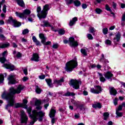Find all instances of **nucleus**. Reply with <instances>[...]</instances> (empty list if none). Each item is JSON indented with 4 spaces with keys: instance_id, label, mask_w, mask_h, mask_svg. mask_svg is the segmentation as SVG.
Instances as JSON below:
<instances>
[{
    "instance_id": "f257e3e1",
    "label": "nucleus",
    "mask_w": 125,
    "mask_h": 125,
    "mask_svg": "<svg viewBox=\"0 0 125 125\" xmlns=\"http://www.w3.org/2000/svg\"><path fill=\"white\" fill-rule=\"evenodd\" d=\"M42 102L41 101L37 100L35 102V106H36L37 110H34L32 111V114H31L32 111V107H29L27 108V113H28L30 118L32 121L30 122V125H34L36 122L39 120V122L42 121V118L44 117L45 113L42 111H40L39 110H42V107L41 106Z\"/></svg>"
},
{
    "instance_id": "f03ea898",
    "label": "nucleus",
    "mask_w": 125,
    "mask_h": 125,
    "mask_svg": "<svg viewBox=\"0 0 125 125\" xmlns=\"http://www.w3.org/2000/svg\"><path fill=\"white\" fill-rule=\"evenodd\" d=\"M24 86L22 85H19L17 89L14 87H11L9 89V93L4 91L1 95V97L3 99H5L8 101V104L6 106V109L8 110V108L14 105V94H19L21 93V90H23Z\"/></svg>"
},
{
    "instance_id": "7ed1b4c3",
    "label": "nucleus",
    "mask_w": 125,
    "mask_h": 125,
    "mask_svg": "<svg viewBox=\"0 0 125 125\" xmlns=\"http://www.w3.org/2000/svg\"><path fill=\"white\" fill-rule=\"evenodd\" d=\"M48 10H49V5L48 4H45L43 6V10L42 11L41 6L37 7V16L39 18L40 20H41L42 18L44 19V18H46V15H47V12Z\"/></svg>"
},
{
    "instance_id": "20e7f679",
    "label": "nucleus",
    "mask_w": 125,
    "mask_h": 125,
    "mask_svg": "<svg viewBox=\"0 0 125 125\" xmlns=\"http://www.w3.org/2000/svg\"><path fill=\"white\" fill-rule=\"evenodd\" d=\"M78 66V62L76 60H71L66 62L65 69L66 72H72Z\"/></svg>"
},
{
    "instance_id": "39448f33",
    "label": "nucleus",
    "mask_w": 125,
    "mask_h": 125,
    "mask_svg": "<svg viewBox=\"0 0 125 125\" xmlns=\"http://www.w3.org/2000/svg\"><path fill=\"white\" fill-rule=\"evenodd\" d=\"M15 14L17 17H19L21 19H26V18L31 14V10L29 9H25L23 11V13L16 12Z\"/></svg>"
},
{
    "instance_id": "423d86ee",
    "label": "nucleus",
    "mask_w": 125,
    "mask_h": 125,
    "mask_svg": "<svg viewBox=\"0 0 125 125\" xmlns=\"http://www.w3.org/2000/svg\"><path fill=\"white\" fill-rule=\"evenodd\" d=\"M8 23H9V24H11V25H12L15 28L20 27L21 25V22L18 21L16 20H14L11 17L9 18V19L8 20Z\"/></svg>"
},
{
    "instance_id": "0eeeda50",
    "label": "nucleus",
    "mask_w": 125,
    "mask_h": 125,
    "mask_svg": "<svg viewBox=\"0 0 125 125\" xmlns=\"http://www.w3.org/2000/svg\"><path fill=\"white\" fill-rule=\"evenodd\" d=\"M8 23H9V24H11V25H12L15 28L20 27L21 25V22L18 21L16 20H14L11 17L9 18V19L8 20Z\"/></svg>"
},
{
    "instance_id": "6e6552de",
    "label": "nucleus",
    "mask_w": 125,
    "mask_h": 125,
    "mask_svg": "<svg viewBox=\"0 0 125 125\" xmlns=\"http://www.w3.org/2000/svg\"><path fill=\"white\" fill-rule=\"evenodd\" d=\"M70 84L72 85L75 89H79V88H80V84H82V82L78 80H71Z\"/></svg>"
},
{
    "instance_id": "1a4fd4ad",
    "label": "nucleus",
    "mask_w": 125,
    "mask_h": 125,
    "mask_svg": "<svg viewBox=\"0 0 125 125\" xmlns=\"http://www.w3.org/2000/svg\"><path fill=\"white\" fill-rule=\"evenodd\" d=\"M102 91V88H101V86L98 85L95 86V89L94 88H91L90 89V92L95 94H99V93H101Z\"/></svg>"
},
{
    "instance_id": "9d476101",
    "label": "nucleus",
    "mask_w": 125,
    "mask_h": 125,
    "mask_svg": "<svg viewBox=\"0 0 125 125\" xmlns=\"http://www.w3.org/2000/svg\"><path fill=\"white\" fill-rule=\"evenodd\" d=\"M21 124H27L28 121V116L25 113V112L23 110L21 111Z\"/></svg>"
},
{
    "instance_id": "9b49d317",
    "label": "nucleus",
    "mask_w": 125,
    "mask_h": 125,
    "mask_svg": "<svg viewBox=\"0 0 125 125\" xmlns=\"http://www.w3.org/2000/svg\"><path fill=\"white\" fill-rule=\"evenodd\" d=\"M69 43L70 46H72V47H76V46L79 45L78 42L75 41V38H74V37H70L69 38Z\"/></svg>"
},
{
    "instance_id": "f8f14e48",
    "label": "nucleus",
    "mask_w": 125,
    "mask_h": 125,
    "mask_svg": "<svg viewBox=\"0 0 125 125\" xmlns=\"http://www.w3.org/2000/svg\"><path fill=\"white\" fill-rule=\"evenodd\" d=\"M8 84H14L16 83L17 82H16V80H15V75H10L8 78Z\"/></svg>"
},
{
    "instance_id": "ddd939ff",
    "label": "nucleus",
    "mask_w": 125,
    "mask_h": 125,
    "mask_svg": "<svg viewBox=\"0 0 125 125\" xmlns=\"http://www.w3.org/2000/svg\"><path fill=\"white\" fill-rule=\"evenodd\" d=\"M2 67L6 69H8L10 71H13L15 69V66L9 62L4 64Z\"/></svg>"
},
{
    "instance_id": "4468645a",
    "label": "nucleus",
    "mask_w": 125,
    "mask_h": 125,
    "mask_svg": "<svg viewBox=\"0 0 125 125\" xmlns=\"http://www.w3.org/2000/svg\"><path fill=\"white\" fill-rule=\"evenodd\" d=\"M113 73L111 71H107L104 74V76L105 79H107L108 80H110V82L112 81V78H113Z\"/></svg>"
},
{
    "instance_id": "2eb2a0df",
    "label": "nucleus",
    "mask_w": 125,
    "mask_h": 125,
    "mask_svg": "<svg viewBox=\"0 0 125 125\" xmlns=\"http://www.w3.org/2000/svg\"><path fill=\"white\" fill-rule=\"evenodd\" d=\"M31 61L39 62V61H40V56H39V54L37 53L33 54V56L31 59Z\"/></svg>"
},
{
    "instance_id": "dca6fc26",
    "label": "nucleus",
    "mask_w": 125,
    "mask_h": 125,
    "mask_svg": "<svg viewBox=\"0 0 125 125\" xmlns=\"http://www.w3.org/2000/svg\"><path fill=\"white\" fill-rule=\"evenodd\" d=\"M64 82V78H62L60 80H58L57 79L54 80V83L56 84V86H58V85H61L62 84V83Z\"/></svg>"
},
{
    "instance_id": "f3484780",
    "label": "nucleus",
    "mask_w": 125,
    "mask_h": 125,
    "mask_svg": "<svg viewBox=\"0 0 125 125\" xmlns=\"http://www.w3.org/2000/svg\"><path fill=\"white\" fill-rule=\"evenodd\" d=\"M16 2L21 7H25V3L23 0H16Z\"/></svg>"
},
{
    "instance_id": "a211bd4d",
    "label": "nucleus",
    "mask_w": 125,
    "mask_h": 125,
    "mask_svg": "<svg viewBox=\"0 0 125 125\" xmlns=\"http://www.w3.org/2000/svg\"><path fill=\"white\" fill-rule=\"evenodd\" d=\"M39 38L42 40H41L42 43H44V42L46 41V37H45V36H44V34L42 33H40L39 34Z\"/></svg>"
},
{
    "instance_id": "6ab92c4d",
    "label": "nucleus",
    "mask_w": 125,
    "mask_h": 125,
    "mask_svg": "<svg viewBox=\"0 0 125 125\" xmlns=\"http://www.w3.org/2000/svg\"><path fill=\"white\" fill-rule=\"evenodd\" d=\"M77 21H78V18L77 17L73 18L72 20H71L69 21V26H74Z\"/></svg>"
},
{
    "instance_id": "aec40b11",
    "label": "nucleus",
    "mask_w": 125,
    "mask_h": 125,
    "mask_svg": "<svg viewBox=\"0 0 125 125\" xmlns=\"http://www.w3.org/2000/svg\"><path fill=\"white\" fill-rule=\"evenodd\" d=\"M13 54L14 57H17V58H21V57H22V54L20 52H17L15 50L13 51Z\"/></svg>"
},
{
    "instance_id": "412c9836",
    "label": "nucleus",
    "mask_w": 125,
    "mask_h": 125,
    "mask_svg": "<svg viewBox=\"0 0 125 125\" xmlns=\"http://www.w3.org/2000/svg\"><path fill=\"white\" fill-rule=\"evenodd\" d=\"M113 40L115 42H120V40H121V34L120 33H117L115 35V37L114 38Z\"/></svg>"
},
{
    "instance_id": "4be33fe9",
    "label": "nucleus",
    "mask_w": 125,
    "mask_h": 125,
    "mask_svg": "<svg viewBox=\"0 0 125 125\" xmlns=\"http://www.w3.org/2000/svg\"><path fill=\"white\" fill-rule=\"evenodd\" d=\"M10 45V44L8 42L6 43H0V48H5L8 47Z\"/></svg>"
},
{
    "instance_id": "5701e85b",
    "label": "nucleus",
    "mask_w": 125,
    "mask_h": 125,
    "mask_svg": "<svg viewBox=\"0 0 125 125\" xmlns=\"http://www.w3.org/2000/svg\"><path fill=\"white\" fill-rule=\"evenodd\" d=\"M101 62H103L104 65L105 64H107V63H109V61L105 59L104 57V54H102V58L100 59Z\"/></svg>"
},
{
    "instance_id": "b1692460",
    "label": "nucleus",
    "mask_w": 125,
    "mask_h": 125,
    "mask_svg": "<svg viewBox=\"0 0 125 125\" xmlns=\"http://www.w3.org/2000/svg\"><path fill=\"white\" fill-rule=\"evenodd\" d=\"M98 74L99 77L100 81L102 83L106 82V79L103 77V75L102 73L98 72Z\"/></svg>"
},
{
    "instance_id": "393cba45",
    "label": "nucleus",
    "mask_w": 125,
    "mask_h": 125,
    "mask_svg": "<svg viewBox=\"0 0 125 125\" xmlns=\"http://www.w3.org/2000/svg\"><path fill=\"white\" fill-rule=\"evenodd\" d=\"M32 41H33V42H35L36 45H41V42L38 40V39L36 37H35V36L32 37Z\"/></svg>"
},
{
    "instance_id": "a878e982",
    "label": "nucleus",
    "mask_w": 125,
    "mask_h": 125,
    "mask_svg": "<svg viewBox=\"0 0 125 125\" xmlns=\"http://www.w3.org/2000/svg\"><path fill=\"white\" fill-rule=\"evenodd\" d=\"M55 113H56V110L54 109H51L50 111L49 116L50 118H54L55 116Z\"/></svg>"
},
{
    "instance_id": "bb28decb",
    "label": "nucleus",
    "mask_w": 125,
    "mask_h": 125,
    "mask_svg": "<svg viewBox=\"0 0 125 125\" xmlns=\"http://www.w3.org/2000/svg\"><path fill=\"white\" fill-rule=\"evenodd\" d=\"M6 73L3 74H0V83H2L3 81H4V78L6 77Z\"/></svg>"
},
{
    "instance_id": "cd10ccee",
    "label": "nucleus",
    "mask_w": 125,
    "mask_h": 125,
    "mask_svg": "<svg viewBox=\"0 0 125 125\" xmlns=\"http://www.w3.org/2000/svg\"><path fill=\"white\" fill-rule=\"evenodd\" d=\"M42 23L43 24H41L42 27H50V23L48 21H44Z\"/></svg>"
},
{
    "instance_id": "c85d7f7f",
    "label": "nucleus",
    "mask_w": 125,
    "mask_h": 125,
    "mask_svg": "<svg viewBox=\"0 0 125 125\" xmlns=\"http://www.w3.org/2000/svg\"><path fill=\"white\" fill-rule=\"evenodd\" d=\"M92 107L93 108H95V109H96V108H99V109H101L102 107V105H101V104L98 103L97 104H93Z\"/></svg>"
},
{
    "instance_id": "c756f323",
    "label": "nucleus",
    "mask_w": 125,
    "mask_h": 125,
    "mask_svg": "<svg viewBox=\"0 0 125 125\" xmlns=\"http://www.w3.org/2000/svg\"><path fill=\"white\" fill-rule=\"evenodd\" d=\"M105 9L107 10V11H109L110 13L112 14L113 16L115 15V13L112 11V10L111 9V8L108 5V4H106L105 5Z\"/></svg>"
},
{
    "instance_id": "7c9ffc66",
    "label": "nucleus",
    "mask_w": 125,
    "mask_h": 125,
    "mask_svg": "<svg viewBox=\"0 0 125 125\" xmlns=\"http://www.w3.org/2000/svg\"><path fill=\"white\" fill-rule=\"evenodd\" d=\"M110 93L111 95H116L117 94V90H116V89L113 87L110 88Z\"/></svg>"
},
{
    "instance_id": "2f4dec72",
    "label": "nucleus",
    "mask_w": 125,
    "mask_h": 125,
    "mask_svg": "<svg viewBox=\"0 0 125 125\" xmlns=\"http://www.w3.org/2000/svg\"><path fill=\"white\" fill-rule=\"evenodd\" d=\"M81 52L83 55V56H87V51L86 49L82 48L81 49Z\"/></svg>"
},
{
    "instance_id": "473e14b6",
    "label": "nucleus",
    "mask_w": 125,
    "mask_h": 125,
    "mask_svg": "<svg viewBox=\"0 0 125 125\" xmlns=\"http://www.w3.org/2000/svg\"><path fill=\"white\" fill-rule=\"evenodd\" d=\"M104 120L107 121L109 118L110 114L108 112H105L104 113Z\"/></svg>"
},
{
    "instance_id": "72a5a7b5",
    "label": "nucleus",
    "mask_w": 125,
    "mask_h": 125,
    "mask_svg": "<svg viewBox=\"0 0 125 125\" xmlns=\"http://www.w3.org/2000/svg\"><path fill=\"white\" fill-rule=\"evenodd\" d=\"M45 81L46 82L48 85L50 87H53V84L52 83H51V80L50 79H45Z\"/></svg>"
},
{
    "instance_id": "f704fd0d",
    "label": "nucleus",
    "mask_w": 125,
    "mask_h": 125,
    "mask_svg": "<svg viewBox=\"0 0 125 125\" xmlns=\"http://www.w3.org/2000/svg\"><path fill=\"white\" fill-rule=\"evenodd\" d=\"M71 103L72 104H74V106H76V107H78L79 105H80V102L76 101L74 100H71Z\"/></svg>"
},
{
    "instance_id": "c9c22d12",
    "label": "nucleus",
    "mask_w": 125,
    "mask_h": 125,
    "mask_svg": "<svg viewBox=\"0 0 125 125\" xmlns=\"http://www.w3.org/2000/svg\"><path fill=\"white\" fill-rule=\"evenodd\" d=\"M23 103H21L22 104H23V107L25 109L27 108V103H28V100L26 99H23L22 101Z\"/></svg>"
},
{
    "instance_id": "e433bc0d",
    "label": "nucleus",
    "mask_w": 125,
    "mask_h": 125,
    "mask_svg": "<svg viewBox=\"0 0 125 125\" xmlns=\"http://www.w3.org/2000/svg\"><path fill=\"white\" fill-rule=\"evenodd\" d=\"M75 95H76V94L74 93L67 92L65 94L64 96H75Z\"/></svg>"
},
{
    "instance_id": "4c0bfd02",
    "label": "nucleus",
    "mask_w": 125,
    "mask_h": 125,
    "mask_svg": "<svg viewBox=\"0 0 125 125\" xmlns=\"http://www.w3.org/2000/svg\"><path fill=\"white\" fill-rule=\"evenodd\" d=\"M35 16L33 14H31L29 18H28V20L29 22H33L34 21V18H35Z\"/></svg>"
},
{
    "instance_id": "58836bf2",
    "label": "nucleus",
    "mask_w": 125,
    "mask_h": 125,
    "mask_svg": "<svg viewBox=\"0 0 125 125\" xmlns=\"http://www.w3.org/2000/svg\"><path fill=\"white\" fill-rule=\"evenodd\" d=\"M36 92H37L38 94H40L42 91V90L41 89L40 87L38 85L36 86Z\"/></svg>"
},
{
    "instance_id": "ea45409f",
    "label": "nucleus",
    "mask_w": 125,
    "mask_h": 125,
    "mask_svg": "<svg viewBox=\"0 0 125 125\" xmlns=\"http://www.w3.org/2000/svg\"><path fill=\"white\" fill-rule=\"evenodd\" d=\"M23 104L22 103H17L15 104V108H19L20 107H23Z\"/></svg>"
},
{
    "instance_id": "a19ab883",
    "label": "nucleus",
    "mask_w": 125,
    "mask_h": 125,
    "mask_svg": "<svg viewBox=\"0 0 125 125\" xmlns=\"http://www.w3.org/2000/svg\"><path fill=\"white\" fill-rule=\"evenodd\" d=\"M116 114L117 115L116 118H118L119 117H123V113H122V112H120V111H119L118 110L117 111L116 110Z\"/></svg>"
},
{
    "instance_id": "79ce46f5",
    "label": "nucleus",
    "mask_w": 125,
    "mask_h": 125,
    "mask_svg": "<svg viewBox=\"0 0 125 125\" xmlns=\"http://www.w3.org/2000/svg\"><path fill=\"white\" fill-rule=\"evenodd\" d=\"M74 3L75 5V6H80V5H81V1H80L78 0H76L75 1H74Z\"/></svg>"
},
{
    "instance_id": "37998d69",
    "label": "nucleus",
    "mask_w": 125,
    "mask_h": 125,
    "mask_svg": "<svg viewBox=\"0 0 125 125\" xmlns=\"http://www.w3.org/2000/svg\"><path fill=\"white\" fill-rule=\"evenodd\" d=\"M96 13L97 14H101V13L102 12V10L99 8H96L95 10Z\"/></svg>"
},
{
    "instance_id": "c03bdc74",
    "label": "nucleus",
    "mask_w": 125,
    "mask_h": 125,
    "mask_svg": "<svg viewBox=\"0 0 125 125\" xmlns=\"http://www.w3.org/2000/svg\"><path fill=\"white\" fill-rule=\"evenodd\" d=\"M103 33L104 35H107L108 34V28L104 27L103 29Z\"/></svg>"
},
{
    "instance_id": "a18cd8bd",
    "label": "nucleus",
    "mask_w": 125,
    "mask_h": 125,
    "mask_svg": "<svg viewBox=\"0 0 125 125\" xmlns=\"http://www.w3.org/2000/svg\"><path fill=\"white\" fill-rule=\"evenodd\" d=\"M104 42L105 44H107L108 45H111V44H112V41L108 39L105 40Z\"/></svg>"
},
{
    "instance_id": "49530a36",
    "label": "nucleus",
    "mask_w": 125,
    "mask_h": 125,
    "mask_svg": "<svg viewBox=\"0 0 125 125\" xmlns=\"http://www.w3.org/2000/svg\"><path fill=\"white\" fill-rule=\"evenodd\" d=\"M124 107V106H123V105L121 104V105H120L117 108H116V111H122V110H123V107Z\"/></svg>"
},
{
    "instance_id": "de8ad7c7",
    "label": "nucleus",
    "mask_w": 125,
    "mask_h": 125,
    "mask_svg": "<svg viewBox=\"0 0 125 125\" xmlns=\"http://www.w3.org/2000/svg\"><path fill=\"white\" fill-rule=\"evenodd\" d=\"M58 32L60 35H64L65 34V30L64 29H60Z\"/></svg>"
},
{
    "instance_id": "09e8293b",
    "label": "nucleus",
    "mask_w": 125,
    "mask_h": 125,
    "mask_svg": "<svg viewBox=\"0 0 125 125\" xmlns=\"http://www.w3.org/2000/svg\"><path fill=\"white\" fill-rule=\"evenodd\" d=\"M58 46H59V45H58V43H56L53 44L52 48L54 49H57Z\"/></svg>"
},
{
    "instance_id": "8fccbe9b",
    "label": "nucleus",
    "mask_w": 125,
    "mask_h": 125,
    "mask_svg": "<svg viewBox=\"0 0 125 125\" xmlns=\"http://www.w3.org/2000/svg\"><path fill=\"white\" fill-rule=\"evenodd\" d=\"M29 33V29H25L22 31V35H26V34Z\"/></svg>"
},
{
    "instance_id": "3c124183",
    "label": "nucleus",
    "mask_w": 125,
    "mask_h": 125,
    "mask_svg": "<svg viewBox=\"0 0 125 125\" xmlns=\"http://www.w3.org/2000/svg\"><path fill=\"white\" fill-rule=\"evenodd\" d=\"M44 45H50L51 44V42L48 41L47 42H44V43H42Z\"/></svg>"
},
{
    "instance_id": "603ef678",
    "label": "nucleus",
    "mask_w": 125,
    "mask_h": 125,
    "mask_svg": "<svg viewBox=\"0 0 125 125\" xmlns=\"http://www.w3.org/2000/svg\"><path fill=\"white\" fill-rule=\"evenodd\" d=\"M95 31H96L95 29H94L93 27H90V29H89L90 33L93 34V33H95Z\"/></svg>"
},
{
    "instance_id": "864d4df0",
    "label": "nucleus",
    "mask_w": 125,
    "mask_h": 125,
    "mask_svg": "<svg viewBox=\"0 0 125 125\" xmlns=\"http://www.w3.org/2000/svg\"><path fill=\"white\" fill-rule=\"evenodd\" d=\"M5 61H6V59H5L4 57L3 58H0V62H1V63H4V62H5Z\"/></svg>"
},
{
    "instance_id": "5fc2aeb1",
    "label": "nucleus",
    "mask_w": 125,
    "mask_h": 125,
    "mask_svg": "<svg viewBox=\"0 0 125 125\" xmlns=\"http://www.w3.org/2000/svg\"><path fill=\"white\" fill-rule=\"evenodd\" d=\"M87 37L88 38V40H93V37L90 34H88L87 35Z\"/></svg>"
},
{
    "instance_id": "6e6d98bb",
    "label": "nucleus",
    "mask_w": 125,
    "mask_h": 125,
    "mask_svg": "<svg viewBox=\"0 0 125 125\" xmlns=\"http://www.w3.org/2000/svg\"><path fill=\"white\" fill-rule=\"evenodd\" d=\"M79 108L81 111H84L85 110V107L83 105H80Z\"/></svg>"
},
{
    "instance_id": "4d7b16f0",
    "label": "nucleus",
    "mask_w": 125,
    "mask_h": 125,
    "mask_svg": "<svg viewBox=\"0 0 125 125\" xmlns=\"http://www.w3.org/2000/svg\"><path fill=\"white\" fill-rule=\"evenodd\" d=\"M74 2V1L73 0H68L66 1V3L67 5H69V4H71V3H73Z\"/></svg>"
},
{
    "instance_id": "13d9d810",
    "label": "nucleus",
    "mask_w": 125,
    "mask_h": 125,
    "mask_svg": "<svg viewBox=\"0 0 125 125\" xmlns=\"http://www.w3.org/2000/svg\"><path fill=\"white\" fill-rule=\"evenodd\" d=\"M2 11L4 13H6V5H4L2 7Z\"/></svg>"
},
{
    "instance_id": "bf43d9fd",
    "label": "nucleus",
    "mask_w": 125,
    "mask_h": 125,
    "mask_svg": "<svg viewBox=\"0 0 125 125\" xmlns=\"http://www.w3.org/2000/svg\"><path fill=\"white\" fill-rule=\"evenodd\" d=\"M39 78L40 80H44L45 79V75H42L39 76Z\"/></svg>"
},
{
    "instance_id": "052dcab7",
    "label": "nucleus",
    "mask_w": 125,
    "mask_h": 125,
    "mask_svg": "<svg viewBox=\"0 0 125 125\" xmlns=\"http://www.w3.org/2000/svg\"><path fill=\"white\" fill-rule=\"evenodd\" d=\"M23 73L24 75H25V76H27V75H28V69H27V68H25L23 69Z\"/></svg>"
},
{
    "instance_id": "680f3d73",
    "label": "nucleus",
    "mask_w": 125,
    "mask_h": 125,
    "mask_svg": "<svg viewBox=\"0 0 125 125\" xmlns=\"http://www.w3.org/2000/svg\"><path fill=\"white\" fill-rule=\"evenodd\" d=\"M29 80V78H28V77H24L22 79V81L24 82H27V81Z\"/></svg>"
},
{
    "instance_id": "e2e57ef3",
    "label": "nucleus",
    "mask_w": 125,
    "mask_h": 125,
    "mask_svg": "<svg viewBox=\"0 0 125 125\" xmlns=\"http://www.w3.org/2000/svg\"><path fill=\"white\" fill-rule=\"evenodd\" d=\"M0 39L1 40H6V38H5V37H4V36H3V35L0 34Z\"/></svg>"
},
{
    "instance_id": "0e129e2a",
    "label": "nucleus",
    "mask_w": 125,
    "mask_h": 125,
    "mask_svg": "<svg viewBox=\"0 0 125 125\" xmlns=\"http://www.w3.org/2000/svg\"><path fill=\"white\" fill-rule=\"evenodd\" d=\"M7 55V51H4V52L2 54V56L3 57H5Z\"/></svg>"
},
{
    "instance_id": "69168bd1",
    "label": "nucleus",
    "mask_w": 125,
    "mask_h": 125,
    "mask_svg": "<svg viewBox=\"0 0 125 125\" xmlns=\"http://www.w3.org/2000/svg\"><path fill=\"white\" fill-rule=\"evenodd\" d=\"M90 67L92 69H94V68H96V64H91L90 65Z\"/></svg>"
},
{
    "instance_id": "338daca9",
    "label": "nucleus",
    "mask_w": 125,
    "mask_h": 125,
    "mask_svg": "<svg viewBox=\"0 0 125 125\" xmlns=\"http://www.w3.org/2000/svg\"><path fill=\"white\" fill-rule=\"evenodd\" d=\"M113 103L114 104V105H117L118 104V99L115 98L114 100H113Z\"/></svg>"
},
{
    "instance_id": "774afa93",
    "label": "nucleus",
    "mask_w": 125,
    "mask_h": 125,
    "mask_svg": "<svg viewBox=\"0 0 125 125\" xmlns=\"http://www.w3.org/2000/svg\"><path fill=\"white\" fill-rule=\"evenodd\" d=\"M123 21H125V13L123 14L122 20Z\"/></svg>"
}]
</instances>
